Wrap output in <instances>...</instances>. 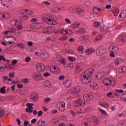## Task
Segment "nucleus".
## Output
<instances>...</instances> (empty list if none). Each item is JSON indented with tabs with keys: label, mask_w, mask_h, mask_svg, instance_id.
<instances>
[{
	"label": "nucleus",
	"mask_w": 126,
	"mask_h": 126,
	"mask_svg": "<svg viewBox=\"0 0 126 126\" xmlns=\"http://www.w3.org/2000/svg\"><path fill=\"white\" fill-rule=\"evenodd\" d=\"M8 31L9 33H15V31H16V29L14 28H10L8 29Z\"/></svg>",
	"instance_id": "473e14b6"
},
{
	"label": "nucleus",
	"mask_w": 126,
	"mask_h": 126,
	"mask_svg": "<svg viewBox=\"0 0 126 126\" xmlns=\"http://www.w3.org/2000/svg\"><path fill=\"white\" fill-rule=\"evenodd\" d=\"M17 46L18 47H19V48H20V49H24L25 48V46L22 43H18L17 44Z\"/></svg>",
	"instance_id": "ea45409f"
},
{
	"label": "nucleus",
	"mask_w": 126,
	"mask_h": 126,
	"mask_svg": "<svg viewBox=\"0 0 126 126\" xmlns=\"http://www.w3.org/2000/svg\"><path fill=\"white\" fill-rule=\"evenodd\" d=\"M109 50L110 52V57L115 58V54H117L119 52V47L116 46H111L109 47Z\"/></svg>",
	"instance_id": "20e7f679"
},
{
	"label": "nucleus",
	"mask_w": 126,
	"mask_h": 126,
	"mask_svg": "<svg viewBox=\"0 0 126 126\" xmlns=\"http://www.w3.org/2000/svg\"><path fill=\"white\" fill-rule=\"evenodd\" d=\"M85 102H83L82 100L78 99L74 102V107H81V106H84Z\"/></svg>",
	"instance_id": "0eeeda50"
},
{
	"label": "nucleus",
	"mask_w": 126,
	"mask_h": 126,
	"mask_svg": "<svg viewBox=\"0 0 126 126\" xmlns=\"http://www.w3.org/2000/svg\"><path fill=\"white\" fill-rule=\"evenodd\" d=\"M57 109H59V111H60V112H64V111H65V106H63L62 107H59Z\"/></svg>",
	"instance_id": "6e6d98bb"
},
{
	"label": "nucleus",
	"mask_w": 126,
	"mask_h": 126,
	"mask_svg": "<svg viewBox=\"0 0 126 126\" xmlns=\"http://www.w3.org/2000/svg\"><path fill=\"white\" fill-rule=\"evenodd\" d=\"M44 102L46 103V104H48L50 101H51V98H46L44 99Z\"/></svg>",
	"instance_id": "052dcab7"
},
{
	"label": "nucleus",
	"mask_w": 126,
	"mask_h": 126,
	"mask_svg": "<svg viewBox=\"0 0 126 126\" xmlns=\"http://www.w3.org/2000/svg\"><path fill=\"white\" fill-rule=\"evenodd\" d=\"M64 78H65L64 76L61 75L59 77V81H62L63 80V79H64Z\"/></svg>",
	"instance_id": "bf43d9fd"
},
{
	"label": "nucleus",
	"mask_w": 126,
	"mask_h": 126,
	"mask_svg": "<svg viewBox=\"0 0 126 126\" xmlns=\"http://www.w3.org/2000/svg\"><path fill=\"white\" fill-rule=\"evenodd\" d=\"M1 16L3 19H7L10 17V14L7 12L2 13Z\"/></svg>",
	"instance_id": "2eb2a0df"
},
{
	"label": "nucleus",
	"mask_w": 126,
	"mask_h": 126,
	"mask_svg": "<svg viewBox=\"0 0 126 126\" xmlns=\"http://www.w3.org/2000/svg\"><path fill=\"white\" fill-rule=\"evenodd\" d=\"M20 24V21L18 20H13L10 22V25L11 26H17Z\"/></svg>",
	"instance_id": "ddd939ff"
},
{
	"label": "nucleus",
	"mask_w": 126,
	"mask_h": 126,
	"mask_svg": "<svg viewBox=\"0 0 126 126\" xmlns=\"http://www.w3.org/2000/svg\"><path fill=\"white\" fill-rule=\"evenodd\" d=\"M100 106L103 107L104 108H109V104L105 102H100L99 103Z\"/></svg>",
	"instance_id": "4be33fe9"
},
{
	"label": "nucleus",
	"mask_w": 126,
	"mask_h": 126,
	"mask_svg": "<svg viewBox=\"0 0 126 126\" xmlns=\"http://www.w3.org/2000/svg\"><path fill=\"white\" fill-rule=\"evenodd\" d=\"M90 85L91 87H93V88H96L97 87V83L94 82H90Z\"/></svg>",
	"instance_id": "4c0bfd02"
},
{
	"label": "nucleus",
	"mask_w": 126,
	"mask_h": 126,
	"mask_svg": "<svg viewBox=\"0 0 126 126\" xmlns=\"http://www.w3.org/2000/svg\"><path fill=\"white\" fill-rule=\"evenodd\" d=\"M30 61H31V58L28 57L26 58L25 62L26 63H29V62H30Z\"/></svg>",
	"instance_id": "0e129e2a"
},
{
	"label": "nucleus",
	"mask_w": 126,
	"mask_h": 126,
	"mask_svg": "<svg viewBox=\"0 0 126 126\" xmlns=\"http://www.w3.org/2000/svg\"><path fill=\"white\" fill-rule=\"evenodd\" d=\"M86 32V30H85L84 28H81L79 29L77 32L79 33L80 34H84Z\"/></svg>",
	"instance_id": "a878e982"
},
{
	"label": "nucleus",
	"mask_w": 126,
	"mask_h": 126,
	"mask_svg": "<svg viewBox=\"0 0 126 126\" xmlns=\"http://www.w3.org/2000/svg\"><path fill=\"white\" fill-rule=\"evenodd\" d=\"M93 11L94 14H99L101 12V9L98 7H94L93 8Z\"/></svg>",
	"instance_id": "412c9836"
},
{
	"label": "nucleus",
	"mask_w": 126,
	"mask_h": 126,
	"mask_svg": "<svg viewBox=\"0 0 126 126\" xmlns=\"http://www.w3.org/2000/svg\"><path fill=\"white\" fill-rule=\"evenodd\" d=\"M52 42L54 43H60L61 42L60 38L59 37H54L52 39Z\"/></svg>",
	"instance_id": "bb28decb"
},
{
	"label": "nucleus",
	"mask_w": 126,
	"mask_h": 126,
	"mask_svg": "<svg viewBox=\"0 0 126 126\" xmlns=\"http://www.w3.org/2000/svg\"><path fill=\"white\" fill-rule=\"evenodd\" d=\"M60 10H61V8L58 7H56L52 9V11H55V12H58Z\"/></svg>",
	"instance_id": "09e8293b"
},
{
	"label": "nucleus",
	"mask_w": 126,
	"mask_h": 126,
	"mask_svg": "<svg viewBox=\"0 0 126 126\" xmlns=\"http://www.w3.org/2000/svg\"><path fill=\"white\" fill-rule=\"evenodd\" d=\"M93 26L94 27H96V28H98L100 26V23L98 22H94L93 24Z\"/></svg>",
	"instance_id": "a18cd8bd"
},
{
	"label": "nucleus",
	"mask_w": 126,
	"mask_h": 126,
	"mask_svg": "<svg viewBox=\"0 0 126 126\" xmlns=\"http://www.w3.org/2000/svg\"><path fill=\"white\" fill-rule=\"evenodd\" d=\"M99 111L100 112H101V114H102L103 115H104V116H107V115H108V114H107V112L103 109H102L100 108H99Z\"/></svg>",
	"instance_id": "e433bc0d"
},
{
	"label": "nucleus",
	"mask_w": 126,
	"mask_h": 126,
	"mask_svg": "<svg viewBox=\"0 0 126 126\" xmlns=\"http://www.w3.org/2000/svg\"><path fill=\"white\" fill-rule=\"evenodd\" d=\"M60 34H62L63 35H65L66 34V30H60Z\"/></svg>",
	"instance_id": "603ef678"
},
{
	"label": "nucleus",
	"mask_w": 126,
	"mask_h": 126,
	"mask_svg": "<svg viewBox=\"0 0 126 126\" xmlns=\"http://www.w3.org/2000/svg\"><path fill=\"white\" fill-rule=\"evenodd\" d=\"M119 12H120V10H119V8H116L113 11V13L114 15H115V16H118L119 14Z\"/></svg>",
	"instance_id": "cd10ccee"
},
{
	"label": "nucleus",
	"mask_w": 126,
	"mask_h": 126,
	"mask_svg": "<svg viewBox=\"0 0 126 126\" xmlns=\"http://www.w3.org/2000/svg\"><path fill=\"white\" fill-rule=\"evenodd\" d=\"M82 69V68L80 66H77L76 71L79 72V71H81Z\"/></svg>",
	"instance_id": "338daca9"
},
{
	"label": "nucleus",
	"mask_w": 126,
	"mask_h": 126,
	"mask_svg": "<svg viewBox=\"0 0 126 126\" xmlns=\"http://www.w3.org/2000/svg\"><path fill=\"white\" fill-rule=\"evenodd\" d=\"M126 17V10H123L118 17V19L120 21L125 20Z\"/></svg>",
	"instance_id": "6e6552de"
},
{
	"label": "nucleus",
	"mask_w": 126,
	"mask_h": 126,
	"mask_svg": "<svg viewBox=\"0 0 126 126\" xmlns=\"http://www.w3.org/2000/svg\"><path fill=\"white\" fill-rule=\"evenodd\" d=\"M118 117L119 118H124L125 117H126V111H123L121 114H120L118 115Z\"/></svg>",
	"instance_id": "72a5a7b5"
},
{
	"label": "nucleus",
	"mask_w": 126,
	"mask_h": 126,
	"mask_svg": "<svg viewBox=\"0 0 126 126\" xmlns=\"http://www.w3.org/2000/svg\"><path fill=\"white\" fill-rule=\"evenodd\" d=\"M86 112H87V110H80L79 111H78L77 112H76V114H84L85 113H86Z\"/></svg>",
	"instance_id": "49530a36"
},
{
	"label": "nucleus",
	"mask_w": 126,
	"mask_h": 126,
	"mask_svg": "<svg viewBox=\"0 0 126 126\" xmlns=\"http://www.w3.org/2000/svg\"><path fill=\"white\" fill-rule=\"evenodd\" d=\"M119 41L122 43L126 42V34H123L119 36Z\"/></svg>",
	"instance_id": "f8f14e48"
},
{
	"label": "nucleus",
	"mask_w": 126,
	"mask_h": 126,
	"mask_svg": "<svg viewBox=\"0 0 126 126\" xmlns=\"http://www.w3.org/2000/svg\"><path fill=\"white\" fill-rule=\"evenodd\" d=\"M94 70L92 68L87 69L85 72L80 75V80L84 85L90 83L91 81V75Z\"/></svg>",
	"instance_id": "f257e3e1"
},
{
	"label": "nucleus",
	"mask_w": 126,
	"mask_h": 126,
	"mask_svg": "<svg viewBox=\"0 0 126 126\" xmlns=\"http://www.w3.org/2000/svg\"><path fill=\"white\" fill-rule=\"evenodd\" d=\"M5 88H6V87L3 86L0 89V92L2 93V94H4V93H5Z\"/></svg>",
	"instance_id": "c03bdc74"
},
{
	"label": "nucleus",
	"mask_w": 126,
	"mask_h": 126,
	"mask_svg": "<svg viewBox=\"0 0 126 126\" xmlns=\"http://www.w3.org/2000/svg\"><path fill=\"white\" fill-rule=\"evenodd\" d=\"M46 69V66L43 63H39L36 64V70L38 72H43Z\"/></svg>",
	"instance_id": "39448f33"
},
{
	"label": "nucleus",
	"mask_w": 126,
	"mask_h": 126,
	"mask_svg": "<svg viewBox=\"0 0 126 126\" xmlns=\"http://www.w3.org/2000/svg\"><path fill=\"white\" fill-rule=\"evenodd\" d=\"M121 99L126 102V93L123 94L121 96Z\"/></svg>",
	"instance_id": "3c124183"
},
{
	"label": "nucleus",
	"mask_w": 126,
	"mask_h": 126,
	"mask_svg": "<svg viewBox=\"0 0 126 126\" xmlns=\"http://www.w3.org/2000/svg\"><path fill=\"white\" fill-rule=\"evenodd\" d=\"M64 21L66 24H68L69 25H70V24H71V21H70V20L67 18L64 19Z\"/></svg>",
	"instance_id": "c9c22d12"
},
{
	"label": "nucleus",
	"mask_w": 126,
	"mask_h": 126,
	"mask_svg": "<svg viewBox=\"0 0 126 126\" xmlns=\"http://www.w3.org/2000/svg\"><path fill=\"white\" fill-rule=\"evenodd\" d=\"M26 106L29 109H33V106H34V104L28 103L26 104Z\"/></svg>",
	"instance_id": "f704fd0d"
},
{
	"label": "nucleus",
	"mask_w": 126,
	"mask_h": 126,
	"mask_svg": "<svg viewBox=\"0 0 126 126\" xmlns=\"http://www.w3.org/2000/svg\"><path fill=\"white\" fill-rule=\"evenodd\" d=\"M44 4H45L46 6H50L51 5V2H49L48 1H43Z\"/></svg>",
	"instance_id": "4d7b16f0"
},
{
	"label": "nucleus",
	"mask_w": 126,
	"mask_h": 126,
	"mask_svg": "<svg viewBox=\"0 0 126 126\" xmlns=\"http://www.w3.org/2000/svg\"><path fill=\"white\" fill-rule=\"evenodd\" d=\"M63 107H65V102H64V101H62L57 104V108H62Z\"/></svg>",
	"instance_id": "5701e85b"
},
{
	"label": "nucleus",
	"mask_w": 126,
	"mask_h": 126,
	"mask_svg": "<svg viewBox=\"0 0 126 126\" xmlns=\"http://www.w3.org/2000/svg\"><path fill=\"white\" fill-rule=\"evenodd\" d=\"M103 47H98L96 50V56H102L103 54Z\"/></svg>",
	"instance_id": "9b49d317"
},
{
	"label": "nucleus",
	"mask_w": 126,
	"mask_h": 126,
	"mask_svg": "<svg viewBox=\"0 0 126 126\" xmlns=\"http://www.w3.org/2000/svg\"><path fill=\"white\" fill-rule=\"evenodd\" d=\"M119 126H126V121L123 120L119 123Z\"/></svg>",
	"instance_id": "79ce46f5"
},
{
	"label": "nucleus",
	"mask_w": 126,
	"mask_h": 126,
	"mask_svg": "<svg viewBox=\"0 0 126 126\" xmlns=\"http://www.w3.org/2000/svg\"><path fill=\"white\" fill-rule=\"evenodd\" d=\"M14 66L12 64H8L5 66V68H7V69H12Z\"/></svg>",
	"instance_id": "c85d7f7f"
},
{
	"label": "nucleus",
	"mask_w": 126,
	"mask_h": 126,
	"mask_svg": "<svg viewBox=\"0 0 126 126\" xmlns=\"http://www.w3.org/2000/svg\"><path fill=\"white\" fill-rule=\"evenodd\" d=\"M83 99L85 101H90L93 99V95L85 94L83 96Z\"/></svg>",
	"instance_id": "9d476101"
},
{
	"label": "nucleus",
	"mask_w": 126,
	"mask_h": 126,
	"mask_svg": "<svg viewBox=\"0 0 126 126\" xmlns=\"http://www.w3.org/2000/svg\"><path fill=\"white\" fill-rule=\"evenodd\" d=\"M32 77L34 79H39L42 77V75L39 73L35 72L32 74Z\"/></svg>",
	"instance_id": "4468645a"
},
{
	"label": "nucleus",
	"mask_w": 126,
	"mask_h": 126,
	"mask_svg": "<svg viewBox=\"0 0 126 126\" xmlns=\"http://www.w3.org/2000/svg\"><path fill=\"white\" fill-rule=\"evenodd\" d=\"M59 63H61L62 64H65L66 63V61L64 58H62L59 60Z\"/></svg>",
	"instance_id": "c756f323"
},
{
	"label": "nucleus",
	"mask_w": 126,
	"mask_h": 126,
	"mask_svg": "<svg viewBox=\"0 0 126 126\" xmlns=\"http://www.w3.org/2000/svg\"><path fill=\"white\" fill-rule=\"evenodd\" d=\"M28 12V9H22L20 12L21 13V14H25V13H26V12Z\"/></svg>",
	"instance_id": "a19ab883"
},
{
	"label": "nucleus",
	"mask_w": 126,
	"mask_h": 126,
	"mask_svg": "<svg viewBox=\"0 0 126 126\" xmlns=\"http://www.w3.org/2000/svg\"><path fill=\"white\" fill-rule=\"evenodd\" d=\"M48 34L50 33H53L55 31V28L54 27H48Z\"/></svg>",
	"instance_id": "2f4dec72"
},
{
	"label": "nucleus",
	"mask_w": 126,
	"mask_h": 126,
	"mask_svg": "<svg viewBox=\"0 0 126 126\" xmlns=\"http://www.w3.org/2000/svg\"><path fill=\"white\" fill-rule=\"evenodd\" d=\"M79 26H80V23H75L71 25V28H72V29H77Z\"/></svg>",
	"instance_id": "6ab92c4d"
},
{
	"label": "nucleus",
	"mask_w": 126,
	"mask_h": 126,
	"mask_svg": "<svg viewBox=\"0 0 126 126\" xmlns=\"http://www.w3.org/2000/svg\"><path fill=\"white\" fill-rule=\"evenodd\" d=\"M83 49H84V47L83 46H79L78 47V52H82V51H83Z\"/></svg>",
	"instance_id": "13d9d810"
},
{
	"label": "nucleus",
	"mask_w": 126,
	"mask_h": 126,
	"mask_svg": "<svg viewBox=\"0 0 126 126\" xmlns=\"http://www.w3.org/2000/svg\"><path fill=\"white\" fill-rule=\"evenodd\" d=\"M86 119H84L82 122V126H88V124L86 123Z\"/></svg>",
	"instance_id": "58836bf2"
},
{
	"label": "nucleus",
	"mask_w": 126,
	"mask_h": 126,
	"mask_svg": "<svg viewBox=\"0 0 126 126\" xmlns=\"http://www.w3.org/2000/svg\"><path fill=\"white\" fill-rule=\"evenodd\" d=\"M1 4L3 6H6V7L11 8V5L12 4V1L9 0H2L1 1Z\"/></svg>",
	"instance_id": "423d86ee"
},
{
	"label": "nucleus",
	"mask_w": 126,
	"mask_h": 126,
	"mask_svg": "<svg viewBox=\"0 0 126 126\" xmlns=\"http://www.w3.org/2000/svg\"><path fill=\"white\" fill-rule=\"evenodd\" d=\"M26 112H27V113H32L33 112V109L28 108L26 109Z\"/></svg>",
	"instance_id": "69168bd1"
},
{
	"label": "nucleus",
	"mask_w": 126,
	"mask_h": 126,
	"mask_svg": "<svg viewBox=\"0 0 126 126\" xmlns=\"http://www.w3.org/2000/svg\"><path fill=\"white\" fill-rule=\"evenodd\" d=\"M67 39V36H63L60 37V41H65V40Z\"/></svg>",
	"instance_id": "5fc2aeb1"
},
{
	"label": "nucleus",
	"mask_w": 126,
	"mask_h": 126,
	"mask_svg": "<svg viewBox=\"0 0 126 126\" xmlns=\"http://www.w3.org/2000/svg\"><path fill=\"white\" fill-rule=\"evenodd\" d=\"M77 7L76 6H72L69 9V11L70 12H76V8Z\"/></svg>",
	"instance_id": "7c9ffc66"
},
{
	"label": "nucleus",
	"mask_w": 126,
	"mask_h": 126,
	"mask_svg": "<svg viewBox=\"0 0 126 126\" xmlns=\"http://www.w3.org/2000/svg\"><path fill=\"white\" fill-rule=\"evenodd\" d=\"M124 62V60H123L121 58H117L116 59H115V62H114V63L115 64V65H119L120 64V63H122Z\"/></svg>",
	"instance_id": "a211bd4d"
},
{
	"label": "nucleus",
	"mask_w": 126,
	"mask_h": 126,
	"mask_svg": "<svg viewBox=\"0 0 126 126\" xmlns=\"http://www.w3.org/2000/svg\"><path fill=\"white\" fill-rule=\"evenodd\" d=\"M95 52H96V50H95L94 48H90L86 50V55H91L92 53H95Z\"/></svg>",
	"instance_id": "dca6fc26"
},
{
	"label": "nucleus",
	"mask_w": 126,
	"mask_h": 126,
	"mask_svg": "<svg viewBox=\"0 0 126 126\" xmlns=\"http://www.w3.org/2000/svg\"><path fill=\"white\" fill-rule=\"evenodd\" d=\"M107 96L108 98H114V94L112 92L108 93L107 94Z\"/></svg>",
	"instance_id": "37998d69"
},
{
	"label": "nucleus",
	"mask_w": 126,
	"mask_h": 126,
	"mask_svg": "<svg viewBox=\"0 0 126 126\" xmlns=\"http://www.w3.org/2000/svg\"><path fill=\"white\" fill-rule=\"evenodd\" d=\"M68 60L69 61H70V62H73L75 61L76 59L75 57H68Z\"/></svg>",
	"instance_id": "864d4df0"
},
{
	"label": "nucleus",
	"mask_w": 126,
	"mask_h": 126,
	"mask_svg": "<svg viewBox=\"0 0 126 126\" xmlns=\"http://www.w3.org/2000/svg\"><path fill=\"white\" fill-rule=\"evenodd\" d=\"M107 28H104V27L101 26L100 27V30L101 32H107Z\"/></svg>",
	"instance_id": "de8ad7c7"
},
{
	"label": "nucleus",
	"mask_w": 126,
	"mask_h": 126,
	"mask_svg": "<svg viewBox=\"0 0 126 126\" xmlns=\"http://www.w3.org/2000/svg\"><path fill=\"white\" fill-rule=\"evenodd\" d=\"M101 39H102V35H98L96 37L95 41H100Z\"/></svg>",
	"instance_id": "680f3d73"
},
{
	"label": "nucleus",
	"mask_w": 126,
	"mask_h": 126,
	"mask_svg": "<svg viewBox=\"0 0 126 126\" xmlns=\"http://www.w3.org/2000/svg\"><path fill=\"white\" fill-rule=\"evenodd\" d=\"M103 84L106 86H109V85H113L115 83V77H111L107 78H105L102 81Z\"/></svg>",
	"instance_id": "f03ea898"
},
{
	"label": "nucleus",
	"mask_w": 126,
	"mask_h": 126,
	"mask_svg": "<svg viewBox=\"0 0 126 126\" xmlns=\"http://www.w3.org/2000/svg\"><path fill=\"white\" fill-rule=\"evenodd\" d=\"M119 73H123V72H126V67L123 66L119 68Z\"/></svg>",
	"instance_id": "393cba45"
},
{
	"label": "nucleus",
	"mask_w": 126,
	"mask_h": 126,
	"mask_svg": "<svg viewBox=\"0 0 126 126\" xmlns=\"http://www.w3.org/2000/svg\"><path fill=\"white\" fill-rule=\"evenodd\" d=\"M71 92L72 94H79L80 92V88L79 87H74L71 89Z\"/></svg>",
	"instance_id": "1a4fd4ad"
},
{
	"label": "nucleus",
	"mask_w": 126,
	"mask_h": 126,
	"mask_svg": "<svg viewBox=\"0 0 126 126\" xmlns=\"http://www.w3.org/2000/svg\"><path fill=\"white\" fill-rule=\"evenodd\" d=\"M66 34L68 35H71V34H72V31L70 30H66Z\"/></svg>",
	"instance_id": "e2e57ef3"
},
{
	"label": "nucleus",
	"mask_w": 126,
	"mask_h": 126,
	"mask_svg": "<svg viewBox=\"0 0 126 126\" xmlns=\"http://www.w3.org/2000/svg\"><path fill=\"white\" fill-rule=\"evenodd\" d=\"M5 113L3 110H0V118H3ZM0 126H1L0 124Z\"/></svg>",
	"instance_id": "8fccbe9b"
},
{
	"label": "nucleus",
	"mask_w": 126,
	"mask_h": 126,
	"mask_svg": "<svg viewBox=\"0 0 126 126\" xmlns=\"http://www.w3.org/2000/svg\"><path fill=\"white\" fill-rule=\"evenodd\" d=\"M116 92H118V93H124V91L123 90H118L116 89L115 90Z\"/></svg>",
	"instance_id": "774afa93"
},
{
	"label": "nucleus",
	"mask_w": 126,
	"mask_h": 126,
	"mask_svg": "<svg viewBox=\"0 0 126 126\" xmlns=\"http://www.w3.org/2000/svg\"><path fill=\"white\" fill-rule=\"evenodd\" d=\"M43 20L44 22L46 23L47 24H48L49 25L56 26L57 24H58L57 21H56L53 18L44 17L43 18Z\"/></svg>",
	"instance_id": "7ed1b4c3"
},
{
	"label": "nucleus",
	"mask_w": 126,
	"mask_h": 126,
	"mask_svg": "<svg viewBox=\"0 0 126 126\" xmlns=\"http://www.w3.org/2000/svg\"><path fill=\"white\" fill-rule=\"evenodd\" d=\"M64 86L68 88L71 86V80H66L63 82Z\"/></svg>",
	"instance_id": "f3484780"
},
{
	"label": "nucleus",
	"mask_w": 126,
	"mask_h": 126,
	"mask_svg": "<svg viewBox=\"0 0 126 126\" xmlns=\"http://www.w3.org/2000/svg\"><path fill=\"white\" fill-rule=\"evenodd\" d=\"M52 71L53 73H55V74H58V73H60V69H59L58 67L55 66L52 68Z\"/></svg>",
	"instance_id": "aec40b11"
},
{
	"label": "nucleus",
	"mask_w": 126,
	"mask_h": 126,
	"mask_svg": "<svg viewBox=\"0 0 126 126\" xmlns=\"http://www.w3.org/2000/svg\"><path fill=\"white\" fill-rule=\"evenodd\" d=\"M76 12H77L79 15H82L83 13V10L80 8H76Z\"/></svg>",
	"instance_id": "b1692460"
}]
</instances>
